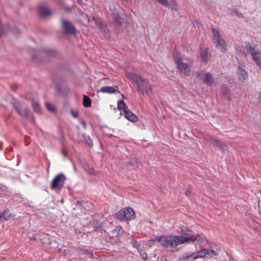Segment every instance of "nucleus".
Returning a JSON list of instances; mask_svg holds the SVG:
<instances>
[{
    "mask_svg": "<svg viewBox=\"0 0 261 261\" xmlns=\"http://www.w3.org/2000/svg\"><path fill=\"white\" fill-rule=\"evenodd\" d=\"M178 233L181 235H161L150 241L154 242L155 241H156L160 243L163 247L174 252L179 250V247H178L179 245L189 244L190 242H193L195 244H201L206 240L202 235L192 234L191 231L184 225L180 227Z\"/></svg>",
    "mask_w": 261,
    "mask_h": 261,
    "instance_id": "1",
    "label": "nucleus"
},
{
    "mask_svg": "<svg viewBox=\"0 0 261 261\" xmlns=\"http://www.w3.org/2000/svg\"><path fill=\"white\" fill-rule=\"evenodd\" d=\"M125 75L135 86L138 93L147 96L152 94L153 87L148 79L131 72H126Z\"/></svg>",
    "mask_w": 261,
    "mask_h": 261,
    "instance_id": "2",
    "label": "nucleus"
},
{
    "mask_svg": "<svg viewBox=\"0 0 261 261\" xmlns=\"http://www.w3.org/2000/svg\"><path fill=\"white\" fill-rule=\"evenodd\" d=\"M236 50L241 56L245 55L246 50L247 53L252 56L253 60L261 69V53L259 49L256 48L255 46H252L250 43L246 42L245 47L236 46Z\"/></svg>",
    "mask_w": 261,
    "mask_h": 261,
    "instance_id": "3",
    "label": "nucleus"
},
{
    "mask_svg": "<svg viewBox=\"0 0 261 261\" xmlns=\"http://www.w3.org/2000/svg\"><path fill=\"white\" fill-rule=\"evenodd\" d=\"M213 39L214 43L217 48L222 52H226L227 49V45L226 41L221 36L218 29L213 27L212 28Z\"/></svg>",
    "mask_w": 261,
    "mask_h": 261,
    "instance_id": "4",
    "label": "nucleus"
},
{
    "mask_svg": "<svg viewBox=\"0 0 261 261\" xmlns=\"http://www.w3.org/2000/svg\"><path fill=\"white\" fill-rule=\"evenodd\" d=\"M173 57L174 62L180 72L185 75H189L191 72V68L188 64L182 62L179 53L176 51H174Z\"/></svg>",
    "mask_w": 261,
    "mask_h": 261,
    "instance_id": "5",
    "label": "nucleus"
},
{
    "mask_svg": "<svg viewBox=\"0 0 261 261\" xmlns=\"http://www.w3.org/2000/svg\"><path fill=\"white\" fill-rule=\"evenodd\" d=\"M236 74L238 79L242 83L247 82L248 79V72L243 63H239L237 66Z\"/></svg>",
    "mask_w": 261,
    "mask_h": 261,
    "instance_id": "6",
    "label": "nucleus"
},
{
    "mask_svg": "<svg viewBox=\"0 0 261 261\" xmlns=\"http://www.w3.org/2000/svg\"><path fill=\"white\" fill-rule=\"evenodd\" d=\"M66 180L65 176L63 173L58 174L53 179L51 184V188L52 189H58L60 190L64 186Z\"/></svg>",
    "mask_w": 261,
    "mask_h": 261,
    "instance_id": "7",
    "label": "nucleus"
},
{
    "mask_svg": "<svg viewBox=\"0 0 261 261\" xmlns=\"http://www.w3.org/2000/svg\"><path fill=\"white\" fill-rule=\"evenodd\" d=\"M195 76L200 77L205 84L210 86H215L217 84L212 75L208 72L203 73L201 76L199 72H196Z\"/></svg>",
    "mask_w": 261,
    "mask_h": 261,
    "instance_id": "8",
    "label": "nucleus"
},
{
    "mask_svg": "<svg viewBox=\"0 0 261 261\" xmlns=\"http://www.w3.org/2000/svg\"><path fill=\"white\" fill-rule=\"evenodd\" d=\"M106 9L110 15L113 16L114 18L119 24H121L124 21V19L116 11V6L114 4L112 3L106 6Z\"/></svg>",
    "mask_w": 261,
    "mask_h": 261,
    "instance_id": "9",
    "label": "nucleus"
},
{
    "mask_svg": "<svg viewBox=\"0 0 261 261\" xmlns=\"http://www.w3.org/2000/svg\"><path fill=\"white\" fill-rule=\"evenodd\" d=\"M208 255L210 257H213L217 255L216 252L214 250H210L207 249H203L197 252L193 256L194 259H196L198 258H202L206 255Z\"/></svg>",
    "mask_w": 261,
    "mask_h": 261,
    "instance_id": "10",
    "label": "nucleus"
},
{
    "mask_svg": "<svg viewBox=\"0 0 261 261\" xmlns=\"http://www.w3.org/2000/svg\"><path fill=\"white\" fill-rule=\"evenodd\" d=\"M200 55L202 61L206 62L209 61L211 58V54L208 47L202 45L200 47Z\"/></svg>",
    "mask_w": 261,
    "mask_h": 261,
    "instance_id": "11",
    "label": "nucleus"
},
{
    "mask_svg": "<svg viewBox=\"0 0 261 261\" xmlns=\"http://www.w3.org/2000/svg\"><path fill=\"white\" fill-rule=\"evenodd\" d=\"M62 26L63 29L67 33L71 34L75 33V27L70 22L66 20H63L62 21Z\"/></svg>",
    "mask_w": 261,
    "mask_h": 261,
    "instance_id": "12",
    "label": "nucleus"
},
{
    "mask_svg": "<svg viewBox=\"0 0 261 261\" xmlns=\"http://www.w3.org/2000/svg\"><path fill=\"white\" fill-rule=\"evenodd\" d=\"M126 220H131L135 218V214L133 208L127 207L124 208Z\"/></svg>",
    "mask_w": 261,
    "mask_h": 261,
    "instance_id": "13",
    "label": "nucleus"
},
{
    "mask_svg": "<svg viewBox=\"0 0 261 261\" xmlns=\"http://www.w3.org/2000/svg\"><path fill=\"white\" fill-rule=\"evenodd\" d=\"M39 13L42 16L51 15V12L49 8L45 5H40L39 8Z\"/></svg>",
    "mask_w": 261,
    "mask_h": 261,
    "instance_id": "14",
    "label": "nucleus"
},
{
    "mask_svg": "<svg viewBox=\"0 0 261 261\" xmlns=\"http://www.w3.org/2000/svg\"><path fill=\"white\" fill-rule=\"evenodd\" d=\"M124 114L125 117L127 120L132 122H135L137 120V116L130 111L128 109L124 112Z\"/></svg>",
    "mask_w": 261,
    "mask_h": 261,
    "instance_id": "15",
    "label": "nucleus"
},
{
    "mask_svg": "<svg viewBox=\"0 0 261 261\" xmlns=\"http://www.w3.org/2000/svg\"><path fill=\"white\" fill-rule=\"evenodd\" d=\"M116 89L112 86H105L102 87L100 89V92L102 93H106L109 94H112L116 92Z\"/></svg>",
    "mask_w": 261,
    "mask_h": 261,
    "instance_id": "16",
    "label": "nucleus"
},
{
    "mask_svg": "<svg viewBox=\"0 0 261 261\" xmlns=\"http://www.w3.org/2000/svg\"><path fill=\"white\" fill-rule=\"evenodd\" d=\"M212 143L214 145L217 146L219 149H222L223 150H225L228 148L226 144L217 140H213Z\"/></svg>",
    "mask_w": 261,
    "mask_h": 261,
    "instance_id": "17",
    "label": "nucleus"
},
{
    "mask_svg": "<svg viewBox=\"0 0 261 261\" xmlns=\"http://www.w3.org/2000/svg\"><path fill=\"white\" fill-rule=\"evenodd\" d=\"M221 92L222 95L228 99L230 98L229 90L226 85H223L221 86Z\"/></svg>",
    "mask_w": 261,
    "mask_h": 261,
    "instance_id": "18",
    "label": "nucleus"
},
{
    "mask_svg": "<svg viewBox=\"0 0 261 261\" xmlns=\"http://www.w3.org/2000/svg\"><path fill=\"white\" fill-rule=\"evenodd\" d=\"M116 218L120 221H125V212L124 209L121 210L116 214Z\"/></svg>",
    "mask_w": 261,
    "mask_h": 261,
    "instance_id": "19",
    "label": "nucleus"
},
{
    "mask_svg": "<svg viewBox=\"0 0 261 261\" xmlns=\"http://www.w3.org/2000/svg\"><path fill=\"white\" fill-rule=\"evenodd\" d=\"M122 232L123 229L120 226H116L115 228L112 231L113 235L114 237H117L122 233Z\"/></svg>",
    "mask_w": 261,
    "mask_h": 261,
    "instance_id": "20",
    "label": "nucleus"
},
{
    "mask_svg": "<svg viewBox=\"0 0 261 261\" xmlns=\"http://www.w3.org/2000/svg\"><path fill=\"white\" fill-rule=\"evenodd\" d=\"M91 99L88 96L84 95L83 98V106L86 108H88L91 106Z\"/></svg>",
    "mask_w": 261,
    "mask_h": 261,
    "instance_id": "21",
    "label": "nucleus"
},
{
    "mask_svg": "<svg viewBox=\"0 0 261 261\" xmlns=\"http://www.w3.org/2000/svg\"><path fill=\"white\" fill-rule=\"evenodd\" d=\"M117 108L119 110H123L124 112L128 109L127 107L123 100H119L118 101Z\"/></svg>",
    "mask_w": 261,
    "mask_h": 261,
    "instance_id": "22",
    "label": "nucleus"
},
{
    "mask_svg": "<svg viewBox=\"0 0 261 261\" xmlns=\"http://www.w3.org/2000/svg\"><path fill=\"white\" fill-rule=\"evenodd\" d=\"M32 105H33V107L35 111H36V112H37L38 113H40L41 109V107H40L39 102L37 101H34L33 102Z\"/></svg>",
    "mask_w": 261,
    "mask_h": 261,
    "instance_id": "23",
    "label": "nucleus"
},
{
    "mask_svg": "<svg viewBox=\"0 0 261 261\" xmlns=\"http://www.w3.org/2000/svg\"><path fill=\"white\" fill-rule=\"evenodd\" d=\"M8 212H5L3 215L0 214V221L7 220L11 218L12 216L11 214H8Z\"/></svg>",
    "mask_w": 261,
    "mask_h": 261,
    "instance_id": "24",
    "label": "nucleus"
},
{
    "mask_svg": "<svg viewBox=\"0 0 261 261\" xmlns=\"http://www.w3.org/2000/svg\"><path fill=\"white\" fill-rule=\"evenodd\" d=\"M18 112L21 116H22L23 117H24V118L28 117L29 115V111L25 108L22 109H18Z\"/></svg>",
    "mask_w": 261,
    "mask_h": 261,
    "instance_id": "25",
    "label": "nucleus"
},
{
    "mask_svg": "<svg viewBox=\"0 0 261 261\" xmlns=\"http://www.w3.org/2000/svg\"><path fill=\"white\" fill-rule=\"evenodd\" d=\"M84 138L87 144H88L90 146H92L93 145V142L89 136L84 135Z\"/></svg>",
    "mask_w": 261,
    "mask_h": 261,
    "instance_id": "26",
    "label": "nucleus"
},
{
    "mask_svg": "<svg viewBox=\"0 0 261 261\" xmlns=\"http://www.w3.org/2000/svg\"><path fill=\"white\" fill-rule=\"evenodd\" d=\"M156 3L166 7H169L170 5L168 0H154Z\"/></svg>",
    "mask_w": 261,
    "mask_h": 261,
    "instance_id": "27",
    "label": "nucleus"
},
{
    "mask_svg": "<svg viewBox=\"0 0 261 261\" xmlns=\"http://www.w3.org/2000/svg\"><path fill=\"white\" fill-rule=\"evenodd\" d=\"M193 24L195 28L199 30H200V29L202 28L201 24L197 20L193 21Z\"/></svg>",
    "mask_w": 261,
    "mask_h": 261,
    "instance_id": "28",
    "label": "nucleus"
},
{
    "mask_svg": "<svg viewBox=\"0 0 261 261\" xmlns=\"http://www.w3.org/2000/svg\"><path fill=\"white\" fill-rule=\"evenodd\" d=\"M231 13L233 15H235L238 17H240L242 16V14L237 9H233L231 10Z\"/></svg>",
    "mask_w": 261,
    "mask_h": 261,
    "instance_id": "29",
    "label": "nucleus"
},
{
    "mask_svg": "<svg viewBox=\"0 0 261 261\" xmlns=\"http://www.w3.org/2000/svg\"><path fill=\"white\" fill-rule=\"evenodd\" d=\"M46 106L47 109L51 112H54L56 110L55 107L49 102H46Z\"/></svg>",
    "mask_w": 261,
    "mask_h": 261,
    "instance_id": "30",
    "label": "nucleus"
},
{
    "mask_svg": "<svg viewBox=\"0 0 261 261\" xmlns=\"http://www.w3.org/2000/svg\"><path fill=\"white\" fill-rule=\"evenodd\" d=\"M171 3H172V7H171L172 9H173L176 11H178V10H179L178 6L177 3H176L175 1L171 0Z\"/></svg>",
    "mask_w": 261,
    "mask_h": 261,
    "instance_id": "31",
    "label": "nucleus"
},
{
    "mask_svg": "<svg viewBox=\"0 0 261 261\" xmlns=\"http://www.w3.org/2000/svg\"><path fill=\"white\" fill-rule=\"evenodd\" d=\"M139 252H140V255L141 256L142 259L144 260H147L148 258V255L145 252H144L143 250H139Z\"/></svg>",
    "mask_w": 261,
    "mask_h": 261,
    "instance_id": "32",
    "label": "nucleus"
},
{
    "mask_svg": "<svg viewBox=\"0 0 261 261\" xmlns=\"http://www.w3.org/2000/svg\"><path fill=\"white\" fill-rule=\"evenodd\" d=\"M132 244H133V246L134 248L137 249L138 251H139V250H140L139 249L140 244L137 241L133 240L132 242Z\"/></svg>",
    "mask_w": 261,
    "mask_h": 261,
    "instance_id": "33",
    "label": "nucleus"
},
{
    "mask_svg": "<svg viewBox=\"0 0 261 261\" xmlns=\"http://www.w3.org/2000/svg\"><path fill=\"white\" fill-rule=\"evenodd\" d=\"M79 252L81 253V254H87V252H88L87 250H86V249H83V248H80L79 249Z\"/></svg>",
    "mask_w": 261,
    "mask_h": 261,
    "instance_id": "34",
    "label": "nucleus"
},
{
    "mask_svg": "<svg viewBox=\"0 0 261 261\" xmlns=\"http://www.w3.org/2000/svg\"><path fill=\"white\" fill-rule=\"evenodd\" d=\"M71 113L72 114V115L74 117H77L78 116V113L76 112H74L73 111H71Z\"/></svg>",
    "mask_w": 261,
    "mask_h": 261,
    "instance_id": "35",
    "label": "nucleus"
},
{
    "mask_svg": "<svg viewBox=\"0 0 261 261\" xmlns=\"http://www.w3.org/2000/svg\"><path fill=\"white\" fill-rule=\"evenodd\" d=\"M86 255L89 258H93V254L91 252H88Z\"/></svg>",
    "mask_w": 261,
    "mask_h": 261,
    "instance_id": "36",
    "label": "nucleus"
},
{
    "mask_svg": "<svg viewBox=\"0 0 261 261\" xmlns=\"http://www.w3.org/2000/svg\"><path fill=\"white\" fill-rule=\"evenodd\" d=\"M193 255V254H189L188 255L184 256L183 257L184 259H187L191 257Z\"/></svg>",
    "mask_w": 261,
    "mask_h": 261,
    "instance_id": "37",
    "label": "nucleus"
},
{
    "mask_svg": "<svg viewBox=\"0 0 261 261\" xmlns=\"http://www.w3.org/2000/svg\"><path fill=\"white\" fill-rule=\"evenodd\" d=\"M83 16L86 17V21H83V23L88 22L89 21V19L88 17L87 16H86L85 15H84Z\"/></svg>",
    "mask_w": 261,
    "mask_h": 261,
    "instance_id": "38",
    "label": "nucleus"
},
{
    "mask_svg": "<svg viewBox=\"0 0 261 261\" xmlns=\"http://www.w3.org/2000/svg\"><path fill=\"white\" fill-rule=\"evenodd\" d=\"M258 100L259 102H261V91L259 92L258 96Z\"/></svg>",
    "mask_w": 261,
    "mask_h": 261,
    "instance_id": "39",
    "label": "nucleus"
},
{
    "mask_svg": "<svg viewBox=\"0 0 261 261\" xmlns=\"http://www.w3.org/2000/svg\"><path fill=\"white\" fill-rule=\"evenodd\" d=\"M81 122L83 124L84 128H86V123L84 121H81Z\"/></svg>",
    "mask_w": 261,
    "mask_h": 261,
    "instance_id": "40",
    "label": "nucleus"
},
{
    "mask_svg": "<svg viewBox=\"0 0 261 261\" xmlns=\"http://www.w3.org/2000/svg\"><path fill=\"white\" fill-rule=\"evenodd\" d=\"M30 240H36V239L35 237H32V238H30Z\"/></svg>",
    "mask_w": 261,
    "mask_h": 261,
    "instance_id": "41",
    "label": "nucleus"
}]
</instances>
